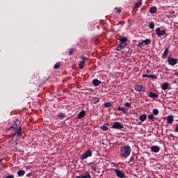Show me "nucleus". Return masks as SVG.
Segmentation results:
<instances>
[{"label": "nucleus", "instance_id": "obj_9", "mask_svg": "<svg viewBox=\"0 0 178 178\" xmlns=\"http://www.w3.org/2000/svg\"><path fill=\"white\" fill-rule=\"evenodd\" d=\"M161 148L159 146L154 145L151 147L152 152H154L155 154H158Z\"/></svg>", "mask_w": 178, "mask_h": 178}, {"label": "nucleus", "instance_id": "obj_40", "mask_svg": "<svg viewBox=\"0 0 178 178\" xmlns=\"http://www.w3.org/2000/svg\"><path fill=\"white\" fill-rule=\"evenodd\" d=\"M6 178H15V175H8Z\"/></svg>", "mask_w": 178, "mask_h": 178}, {"label": "nucleus", "instance_id": "obj_52", "mask_svg": "<svg viewBox=\"0 0 178 178\" xmlns=\"http://www.w3.org/2000/svg\"><path fill=\"white\" fill-rule=\"evenodd\" d=\"M10 129H15L13 127H10Z\"/></svg>", "mask_w": 178, "mask_h": 178}, {"label": "nucleus", "instance_id": "obj_32", "mask_svg": "<svg viewBox=\"0 0 178 178\" xmlns=\"http://www.w3.org/2000/svg\"><path fill=\"white\" fill-rule=\"evenodd\" d=\"M124 106L126 108H131V104L129 102H127L124 104Z\"/></svg>", "mask_w": 178, "mask_h": 178}, {"label": "nucleus", "instance_id": "obj_15", "mask_svg": "<svg viewBox=\"0 0 178 178\" xmlns=\"http://www.w3.org/2000/svg\"><path fill=\"white\" fill-rule=\"evenodd\" d=\"M109 126V124L106 123L104 124L102 127H101L102 130H103L104 131H107L108 130V127Z\"/></svg>", "mask_w": 178, "mask_h": 178}, {"label": "nucleus", "instance_id": "obj_55", "mask_svg": "<svg viewBox=\"0 0 178 178\" xmlns=\"http://www.w3.org/2000/svg\"><path fill=\"white\" fill-rule=\"evenodd\" d=\"M15 149H16V151H17V147H15Z\"/></svg>", "mask_w": 178, "mask_h": 178}, {"label": "nucleus", "instance_id": "obj_22", "mask_svg": "<svg viewBox=\"0 0 178 178\" xmlns=\"http://www.w3.org/2000/svg\"><path fill=\"white\" fill-rule=\"evenodd\" d=\"M150 13H156V7L150 8Z\"/></svg>", "mask_w": 178, "mask_h": 178}, {"label": "nucleus", "instance_id": "obj_51", "mask_svg": "<svg viewBox=\"0 0 178 178\" xmlns=\"http://www.w3.org/2000/svg\"><path fill=\"white\" fill-rule=\"evenodd\" d=\"M138 124H139L140 126H141V122H138Z\"/></svg>", "mask_w": 178, "mask_h": 178}, {"label": "nucleus", "instance_id": "obj_30", "mask_svg": "<svg viewBox=\"0 0 178 178\" xmlns=\"http://www.w3.org/2000/svg\"><path fill=\"white\" fill-rule=\"evenodd\" d=\"M60 67V63H57L54 65V69H59Z\"/></svg>", "mask_w": 178, "mask_h": 178}, {"label": "nucleus", "instance_id": "obj_13", "mask_svg": "<svg viewBox=\"0 0 178 178\" xmlns=\"http://www.w3.org/2000/svg\"><path fill=\"white\" fill-rule=\"evenodd\" d=\"M101 81L95 79L92 81V83H93V86H95V87H97V86H99V84H101Z\"/></svg>", "mask_w": 178, "mask_h": 178}, {"label": "nucleus", "instance_id": "obj_26", "mask_svg": "<svg viewBox=\"0 0 178 178\" xmlns=\"http://www.w3.org/2000/svg\"><path fill=\"white\" fill-rule=\"evenodd\" d=\"M141 5H143V3L141 1L136 3H135V8H140V6H141Z\"/></svg>", "mask_w": 178, "mask_h": 178}, {"label": "nucleus", "instance_id": "obj_37", "mask_svg": "<svg viewBox=\"0 0 178 178\" xmlns=\"http://www.w3.org/2000/svg\"><path fill=\"white\" fill-rule=\"evenodd\" d=\"M58 118H65V113H60L58 115Z\"/></svg>", "mask_w": 178, "mask_h": 178}, {"label": "nucleus", "instance_id": "obj_46", "mask_svg": "<svg viewBox=\"0 0 178 178\" xmlns=\"http://www.w3.org/2000/svg\"><path fill=\"white\" fill-rule=\"evenodd\" d=\"M86 59H87V58L83 57V60H84V62H86Z\"/></svg>", "mask_w": 178, "mask_h": 178}, {"label": "nucleus", "instance_id": "obj_44", "mask_svg": "<svg viewBox=\"0 0 178 178\" xmlns=\"http://www.w3.org/2000/svg\"><path fill=\"white\" fill-rule=\"evenodd\" d=\"M175 131H177V132L178 133V126H177V127H175Z\"/></svg>", "mask_w": 178, "mask_h": 178}, {"label": "nucleus", "instance_id": "obj_19", "mask_svg": "<svg viewBox=\"0 0 178 178\" xmlns=\"http://www.w3.org/2000/svg\"><path fill=\"white\" fill-rule=\"evenodd\" d=\"M139 120H140V122H145V120H147V115H145V114L142 115L139 118Z\"/></svg>", "mask_w": 178, "mask_h": 178}, {"label": "nucleus", "instance_id": "obj_25", "mask_svg": "<svg viewBox=\"0 0 178 178\" xmlns=\"http://www.w3.org/2000/svg\"><path fill=\"white\" fill-rule=\"evenodd\" d=\"M104 106H105V108H111V106H112V103H111V102L105 103Z\"/></svg>", "mask_w": 178, "mask_h": 178}, {"label": "nucleus", "instance_id": "obj_14", "mask_svg": "<svg viewBox=\"0 0 178 178\" xmlns=\"http://www.w3.org/2000/svg\"><path fill=\"white\" fill-rule=\"evenodd\" d=\"M76 178H91V175L90 174L82 175L81 176H76Z\"/></svg>", "mask_w": 178, "mask_h": 178}, {"label": "nucleus", "instance_id": "obj_8", "mask_svg": "<svg viewBox=\"0 0 178 178\" xmlns=\"http://www.w3.org/2000/svg\"><path fill=\"white\" fill-rule=\"evenodd\" d=\"M135 90L136 91H138L139 92H145V88L144 86H143V85H137L136 87H135Z\"/></svg>", "mask_w": 178, "mask_h": 178}, {"label": "nucleus", "instance_id": "obj_42", "mask_svg": "<svg viewBox=\"0 0 178 178\" xmlns=\"http://www.w3.org/2000/svg\"><path fill=\"white\" fill-rule=\"evenodd\" d=\"M143 78H145V77H148L149 78V75L145 74L143 75Z\"/></svg>", "mask_w": 178, "mask_h": 178}, {"label": "nucleus", "instance_id": "obj_18", "mask_svg": "<svg viewBox=\"0 0 178 178\" xmlns=\"http://www.w3.org/2000/svg\"><path fill=\"white\" fill-rule=\"evenodd\" d=\"M149 97L150 98L156 99V98H158V95H156V93H154V92H151L149 94Z\"/></svg>", "mask_w": 178, "mask_h": 178}, {"label": "nucleus", "instance_id": "obj_49", "mask_svg": "<svg viewBox=\"0 0 178 178\" xmlns=\"http://www.w3.org/2000/svg\"><path fill=\"white\" fill-rule=\"evenodd\" d=\"M16 134H17V132H15V133L13 134V137H15V136H16Z\"/></svg>", "mask_w": 178, "mask_h": 178}, {"label": "nucleus", "instance_id": "obj_6", "mask_svg": "<svg viewBox=\"0 0 178 178\" xmlns=\"http://www.w3.org/2000/svg\"><path fill=\"white\" fill-rule=\"evenodd\" d=\"M156 33L159 37H161V35H165V34H166V31L165 30L161 31V28H157L156 29Z\"/></svg>", "mask_w": 178, "mask_h": 178}, {"label": "nucleus", "instance_id": "obj_34", "mask_svg": "<svg viewBox=\"0 0 178 178\" xmlns=\"http://www.w3.org/2000/svg\"><path fill=\"white\" fill-rule=\"evenodd\" d=\"M149 79H158V77H156V75L151 74L149 75Z\"/></svg>", "mask_w": 178, "mask_h": 178}, {"label": "nucleus", "instance_id": "obj_1", "mask_svg": "<svg viewBox=\"0 0 178 178\" xmlns=\"http://www.w3.org/2000/svg\"><path fill=\"white\" fill-rule=\"evenodd\" d=\"M131 154V147L129 145H124L121 147L120 156L122 158H127Z\"/></svg>", "mask_w": 178, "mask_h": 178}, {"label": "nucleus", "instance_id": "obj_23", "mask_svg": "<svg viewBox=\"0 0 178 178\" xmlns=\"http://www.w3.org/2000/svg\"><path fill=\"white\" fill-rule=\"evenodd\" d=\"M168 54H169V49L165 48L163 56H168Z\"/></svg>", "mask_w": 178, "mask_h": 178}, {"label": "nucleus", "instance_id": "obj_16", "mask_svg": "<svg viewBox=\"0 0 178 178\" xmlns=\"http://www.w3.org/2000/svg\"><path fill=\"white\" fill-rule=\"evenodd\" d=\"M17 136H22L23 134V131H22V126L19 125L18 126V130L17 131Z\"/></svg>", "mask_w": 178, "mask_h": 178}, {"label": "nucleus", "instance_id": "obj_53", "mask_svg": "<svg viewBox=\"0 0 178 178\" xmlns=\"http://www.w3.org/2000/svg\"><path fill=\"white\" fill-rule=\"evenodd\" d=\"M15 145H17V142L15 143Z\"/></svg>", "mask_w": 178, "mask_h": 178}, {"label": "nucleus", "instance_id": "obj_50", "mask_svg": "<svg viewBox=\"0 0 178 178\" xmlns=\"http://www.w3.org/2000/svg\"><path fill=\"white\" fill-rule=\"evenodd\" d=\"M175 76H178V72H175Z\"/></svg>", "mask_w": 178, "mask_h": 178}, {"label": "nucleus", "instance_id": "obj_28", "mask_svg": "<svg viewBox=\"0 0 178 178\" xmlns=\"http://www.w3.org/2000/svg\"><path fill=\"white\" fill-rule=\"evenodd\" d=\"M148 119H149V120H154V119H155V117L154 116V115L149 114V115H148Z\"/></svg>", "mask_w": 178, "mask_h": 178}, {"label": "nucleus", "instance_id": "obj_48", "mask_svg": "<svg viewBox=\"0 0 178 178\" xmlns=\"http://www.w3.org/2000/svg\"><path fill=\"white\" fill-rule=\"evenodd\" d=\"M120 12H122V10H118V13H120Z\"/></svg>", "mask_w": 178, "mask_h": 178}, {"label": "nucleus", "instance_id": "obj_4", "mask_svg": "<svg viewBox=\"0 0 178 178\" xmlns=\"http://www.w3.org/2000/svg\"><path fill=\"white\" fill-rule=\"evenodd\" d=\"M91 155H92V152H91L90 149H88L87 152H86L81 156V159H87V158L91 156Z\"/></svg>", "mask_w": 178, "mask_h": 178}, {"label": "nucleus", "instance_id": "obj_38", "mask_svg": "<svg viewBox=\"0 0 178 178\" xmlns=\"http://www.w3.org/2000/svg\"><path fill=\"white\" fill-rule=\"evenodd\" d=\"M15 126H17V124H20V121L17 120L16 122H15Z\"/></svg>", "mask_w": 178, "mask_h": 178}, {"label": "nucleus", "instance_id": "obj_54", "mask_svg": "<svg viewBox=\"0 0 178 178\" xmlns=\"http://www.w3.org/2000/svg\"><path fill=\"white\" fill-rule=\"evenodd\" d=\"M1 162H2V159H0V163H1Z\"/></svg>", "mask_w": 178, "mask_h": 178}, {"label": "nucleus", "instance_id": "obj_57", "mask_svg": "<svg viewBox=\"0 0 178 178\" xmlns=\"http://www.w3.org/2000/svg\"><path fill=\"white\" fill-rule=\"evenodd\" d=\"M148 178H151V177H148Z\"/></svg>", "mask_w": 178, "mask_h": 178}, {"label": "nucleus", "instance_id": "obj_31", "mask_svg": "<svg viewBox=\"0 0 178 178\" xmlns=\"http://www.w3.org/2000/svg\"><path fill=\"white\" fill-rule=\"evenodd\" d=\"M158 113H159V111H158V109L155 108L153 110V115H155L156 116Z\"/></svg>", "mask_w": 178, "mask_h": 178}, {"label": "nucleus", "instance_id": "obj_5", "mask_svg": "<svg viewBox=\"0 0 178 178\" xmlns=\"http://www.w3.org/2000/svg\"><path fill=\"white\" fill-rule=\"evenodd\" d=\"M168 61L169 65H171V66H175V65L177 64V59L168 57Z\"/></svg>", "mask_w": 178, "mask_h": 178}, {"label": "nucleus", "instance_id": "obj_41", "mask_svg": "<svg viewBox=\"0 0 178 178\" xmlns=\"http://www.w3.org/2000/svg\"><path fill=\"white\" fill-rule=\"evenodd\" d=\"M31 175H32L31 172H30L26 175V177H30V176H31Z\"/></svg>", "mask_w": 178, "mask_h": 178}, {"label": "nucleus", "instance_id": "obj_33", "mask_svg": "<svg viewBox=\"0 0 178 178\" xmlns=\"http://www.w3.org/2000/svg\"><path fill=\"white\" fill-rule=\"evenodd\" d=\"M155 27V24L154 22H151L149 24V29H154Z\"/></svg>", "mask_w": 178, "mask_h": 178}, {"label": "nucleus", "instance_id": "obj_10", "mask_svg": "<svg viewBox=\"0 0 178 178\" xmlns=\"http://www.w3.org/2000/svg\"><path fill=\"white\" fill-rule=\"evenodd\" d=\"M127 46V43H120L116 48V51H122L123 48H125Z\"/></svg>", "mask_w": 178, "mask_h": 178}, {"label": "nucleus", "instance_id": "obj_29", "mask_svg": "<svg viewBox=\"0 0 178 178\" xmlns=\"http://www.w3.org/2000/svg\"><path fill=\"white\" fill-rule=\"evenodd\" d=\"M131 54H132V51H128V52L126 54V57L127 58H130V56H131Z\"/></svg>", "mask_w": 178, "mask_h": 178}, {"label": "nucleus", "instance_id": "obj_2", "mask_svg": "<svg viewBox=\"0 0 178 178\" xmlns=\"http://www.w3.org/2000/svg\"><path fill=\"white\" fill-rule=\"evenodd\" d=\"M112 129H115V130H122V129H124V127L123 126V124L115 122L113 124Z\"/></svg>", "mask_w": 178, "mask_h": 178}, {"label": "nucleus", "instance_id": "obj_35", "mask_svg": "<svg viewBox=\"0 0 178 178\" xmlns=\"http://www.w3.org/2000/svg\"><path fill=\"white\" fill-rule=\"evenodd\" d=\"M121 111H122L124 113H127V108L122 107L121 108Z\"/></svg>", "mask_w": 178, "mask_h": 178}, {"label": "nucleus", "instance_id": "obj_24", "mask_svg": "<svg viewBox=\"0 0 178 178\" xmlns=\"http://www.w3.org/2000/svg\"><path fill=\"white\" fill-rule=\"evenodd\" d=\"M84 65H86V61L83 60L79 63V69H83V67H84Z\"/></svg>", "mask_w": 178, "mask_h": 178}, {"label": "nucleus", "instance_id": "obj_27", "mask_svg": "<svg viewBox=\"0 0 178 178\" xmlns=\"http://www.w3.org/2000/svg\"><path fill=\"white\" fill-rule=\"evenodd\" d=\"M90 168L91 169H92V170H94L95 172H97V165L92 164L90 165Z\"/></svg>", "mask_w": 178, "mask_h": 178}, {"label": "nucleus", "instance_id": "obj_56", "mask_svg": "<svg viewBox=\"0 0 178 178\" xmlns=\"http://www.w3.org/2000/svg\"><path fill=\"white\" fill-rule=\"evenodd\" d=\"M115 9H118V8H115Z\"/></svg>", "mask_w": 178, "mask_h": 178}, {"label": "nucleus", "instance_id": "obj_11", "mask_svg": "<svg viewBox=\"0 0 178 178\" xmlns=\"http://www.w3.org/2000/svg\"><path fill=\"white\" fill-rule=\"evenodd\" d=\"M86 116V111L82 110L81 112L78 114V119H83Z\"/></svg>", "mask_w": 178, "mask_h": 178}, {"label": "nucleus", "instance_id": "obj_43", "mask_svg": "<svg viewBox=\"0 0 178 178\" xmlns=\"http://www.w3.org/2000/svg\"><path fill=\"white\" fill-rule=\"evenodd\" d=\"M146 73H147V74H148V73H151V70H146Z\"/></svg>", "mask_w": 178, "mask_h": 178}, {"label": "nucleus", "instance_id": "obj_39", "mask_svg": "<svg viewBox=\"0 0 178 178\" xmlns=\"http://www.w3.org/2000/svg\"><path fill=\"white\" fill-rule=\"evenodd\" d=\"M69 55H73V49H70L69 51Z\"/></svg>", "mask_w": 178, "mask_h": 178}, {"label": "nucleus", "instance_id": "obj_12", "mask_svg": "<svg viewBox=\"0 0 178 178\" xmlns=\"http://www.w3.org/2000/svg\"><path fill=\"white\" fill-rule=\"evenodd\" d=\"M166 120L168 123L172 124V123H173V115H169L166 117Z\"/></svg>", "mask_w": 178, "mask_h": 178}, {"label": "nucleus", "instance_id": "obj_47", "mask_svg": "<svg viewBox=\"0 0 178 178\" xmlns=\"http://www.w3.org/2000/svg\"><path fill=\"white\" fill-rule=\"evenodd\" d=\"M120 24H122V23L120 22L119 23L117 24V26H119Z\"/></svg>", "mask_w": 178, "mask_h": 178}, {"label": "nucleus", "instance_id": "obj_21", "mask_svg": "<svg viewBox=\"0 0 178 178\" xmlns=\"http://www.w3.org/2000/svg\"><path fill=\"white\" fill-rule=\"evenodd\" d=\"M127 38H126V37H124V38L120 39V42L121 43L127 44Z\"/></svg>", "mask_w": 178, "mask_h": 178}, {"label": "nucleus", "instance_id": "obj_7", "mask_svg": "<svg viewBox=\"0 0 178 178\" xmlns=\"http://www.w3.org/2000/svg\"><path fill=\"white\" fill-rule=\"evenodd\" d=\"M114 172L116 173L118 177L123 178L124 177V172L120 170L115 169Z\"/></svg>", "mask_w": 178, "mask_h": 178}, {"label": "nucleus", "instance_id": "obj_17", "mask_svg": "<svg viewBox=\"0 0 178 178\" xmlns=\"http://www.w3.org/2000/svg\"><path fill=\"white\" fill-rule=\"evenodd\" d=\"M161 88L162 90H168V88H169V83H163V85L161 86Z\"/></svg>", "mask_w": 178, "mask_h": 178}, {"label": "nucleus", "instance_id": "obj_3", "mask_svg": "<svg viewBox=\"0 0 178 178\" xmlns=\"http://www.w3.org/2000/svg\"><path fill=\"white\" fill-rule=\"evenodd\" d=\"M148 44H151V40L146 39V40H143L142 42H139L137 45V47H139V48H143V47H145V45H148Z\"/></svg>", "mask_w": 178, "mask_h": 178}, {"label": "nucleus", "instance_id": "obj_20", "mask_svg": "<svg viewBox=\"0 0 178 178\" xmlns=\"http://www.w3.org/2000/svg\"><path fill=\"white\" fill-rule=\"evenodd\" d=\"M17 175L19 177L24 176V175H26V172H24L23 170H20L17 172Z\"/></svg>", "mask_w": 178, "mask_h": 178}, {"label": "nucleus", "instance_id": "obj_36", "mask_svg": "<svg viewBox=\"0 0 178 178\" xmlns=\"http://www.w3.org/2000/svg\"><path fill=\"white\" fill-rule=\"evenodd\" d=\"M99 102V98L96 97L94 99V104H98Z\"/></svg>", "mask_w": 178, "mask_h": 178}, {"label": "nucleus", "instance_id": "obj_45", "mask_svg": "<svg viewBox=\"0 0 178 178\" xmlns=\"http://www.w3.org/2000/svg\"><path fill=\"white\" fill-rule=\"evenodd\" d=\"M118 111H122V108H121L120 106H119V107L118 108Z\"/></svg>", "mask_w": 178, "mask_h": 178}]
</instances>
